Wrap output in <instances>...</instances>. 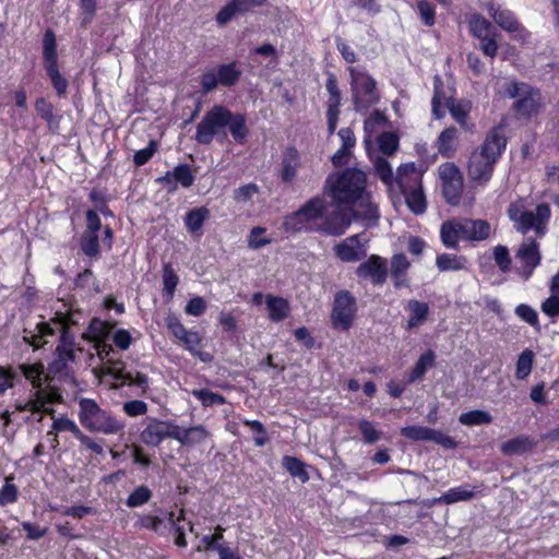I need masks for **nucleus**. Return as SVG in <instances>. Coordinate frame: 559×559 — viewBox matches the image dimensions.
Wrapping results in <instances>:
<instances>
[{
    "label": "nucleus",
    "mask_w": 559,
    "mask_h": 559,
    "mask_svg": "<svg viewBox=\"0 0 559 559\" xmlns=\"http://www.w3.org/2000/svg\"><path fill=\"white\" fill-rule=\"evenodd\" d=\"M347 71L355 110L367 112L380 99L377 81L364 69L348 67Z\"/></svg>",
    "instance_id": "1a4fd4ad"
},
{
    "label": "nucleus",
    "mask_w": 559,
    "mask_h": 559,
    "mask_svg": "<svg viewBox=\"0 0 559 559\" xmlns=\"http://www.w3.org/2000/svg\"><path fill=\"white\" fill-rule=\"evenodd\" d=\"M485 9L493 21L504 31L514 33V38L521 41H525L530 34L521 27L516 21L514 14L503 8L500 3L491 0L485 4Z\"/></svg>",
    "instance_id": "dca6fc26"
},
{
    "label": "nucleus",
    "mask_w": 559,
    "mask_h": 559,
    "mask_svg": "<svg viewBox=\"0 0 559 559\" xmlns=\"http://www.w3.org/2000/svg\"><path fill=\"white\" fill-rule=\"evenodd\" d=\"M53 88L59 96L64 95L68 90V80L60 73L58 66L46 68Z\"/></svg>",
    "instance_id": "603ef678"
},
{
    "label": "nucleus",
    "mask_w": 559,
    "mask_h": 559,
    "mask_svg": "<svg viewBox=\"0 0 559 559\" xmlns=\"http://www.w3.org/2000/svg\"><path fill=\"white\" fill-rule=\"evenodd\" d=\"M367 242L364 234H357L345 238L335 245V255L343 262H356L367 255Z\"/></svg>",
    "instance_id": "6ab92c4d"
},
{
    "label": "nucleus",
    "mask_w": 559,
    "mask_h": 559,
    "mask_svg": "<svg viewBox=\"0 0 559 559\" xmlns=\"http://www.w3.org/2000/svg\"><path fill=\"white\" fill-rule=\"evenodd\" d=\"M43 57L45 69L58 66L56 37L52 31H46L43 39Z\"/></svg>",
    "instance_id": "4c0bfd02"
},
{
    "label": "nucleus",
    "mask_w": 559,
    "mask_h": 559,
    "mask_svg": "<svg viewBox=\"0 0 559 559\" xmlns=\"http://www.w3.org/2000/svg\"><path fill=\"white\" fill-rule=\"evenodd\" d=\"M241 71L235 62L209 68L200 76L202 94L206 95L219 85L233 86L239 81Z\"/></svg>",
    "instance_id": "ddd939ff"
},
{
    "label": "nucleus",
    "mask_w": 559,
    "mask_h": 559,
    "mask_svg": "<svg viewBox=\"0 0 559 559\" xmlns=\"http://www.w3.org/2000/svg\"><path fill=\"white\" fill-rule=\"evenodd\" d=\"M535 447V442L527 436H518L503 442L500 445V451L503 455H522L531 451Z\"/></svg>",
    "instance_id": "7c9ffc66"
},
{
    "label": "nucleus",
    "mask_w": 559,
    "mask_h": 559,
    "mask_svg": "<svg viewBox=\"0 0 559 559\" xmlns=\"http://www.w3.org/2000/svg\"><path fill=\"white\" fill-rule=\"evenodd\" d=\"M459 421L464 426H480V425H489L492 423V416L481 409L469 411L466 413H462L459 417Z\"/></svg>",
    "instance_id": "a19ab883"
},
{
    "label": "nucleus",
    "mask_w": 559,
    "mask_h": 559,
    "mask_svg": "<svg viewBox=\"0 0 559 559\" xmlns=\"http://www.w3.org/2000/svg\"><path fill=\"white\" fill-rule=\"evenodd\" d=\"M358 428L366 443H376L381 438V432L369 420H359Z\"/></svg>",
    "instance_id": "13d9d810"
},
{
    "label": "nucleus",
    "mask_w": 559,
    "mask_h": 559,
    "mask_svg": "<svg viewBox=\"0 0 559 559\" xmlns=\"http://www.w3.org/2000/svg\"><path fill=\"white\" fill-rule=\"evenodd\" d=\"M468 24L472 34L478 39L490 36L493 29L490 22L479 14H473L469 17Z\"/></svg>",
    "instance_id": "37998d69"
},
{
    "label": "nucleus",
    "mask_w": 559,
    "mask_h": 559,
    "mask_svg": "<svg viewBox=\"0 0 559 559\" xmlns=\"http://www.w3.org/2000/svg\"><path fill=\"white\" fill-rule=\"evenodd\" d=\"M192 395L198 399L203 406L209 407L213 405H223L226 403V400L223 395L218 393H214L206 389L193 390Z\"/></svg>",
    "instance_id": "09e8293b"
},
{
    "label": "nucleus",
    "mask_w": 559,
    "mask_h": 559,
    "mask_svg": "<svg viewBox=\"0 0 559 559\" xmlns=\"http://www.w3.org/2000/svg\"><path fill=\"white\" fill-rule=\"evenodd\" d=\"M515 257L522 263L521 274L523 278L528 280L542 260L538 242L533 238H525L519 247Z\"/></svg>",
    "instance_id": "aec40b11"
},
{
    "label": "nucleus",
    "mask_w": 559,
    "mask_h": 559,
    "mask_svg": "<svg viewBox=\"0 0 559 559\" xmlns=\"http://www.w3.org/2000/svg\"><path fill=\"white\" fill-rule=\"evenodd\" d=\"M406 310L409 312L407 329L413 330L423 325L428 318L429 306L427 302L412 299L407 302Z\"/></svg>",
    "instance_id": "2f4dec72"
},
{
    "label": "nucleus",
    "mask_w": 559,
    "mask_h": 559,
    "mask_svg": "<svg viewBox=\"0 0 559 559\" xmlns=\"http://www.w3.org/2000/svg\"><path fill=\"white\" fill-rule=\"evenodd\" d=\"M474 488H472L469 485H462L449 489L440 498H438V501L445 504H452L460 501L471 500L474 498Z\"/></svg>",
    "instance_id": "f704fd0d"
},
{
    "label": "nucleus",
    "mask_w": 559,
    "mask_h": 559,
    "mask_svg": "<svg viewBox=\"0 0 559 559\" xmlns=\"http://www.w3.org/2000/svg\"><path fill=\"white\" fill-rule=\"evenodd\" d=\"M78 404L79 420L90 432L110 436L120 435L124 431L126 423L110 411L102 408L95 400L81 397Z\"/></svg>",
    "instance_id": "39448f33"
},
{
    "label": "nucleus",
    "mask_w": 559,
    "mask_h": 559,
    "mask_svg": "<svg viewBox=\"0 0 559 559\" xmlns=\"http://www.w3.org/2000/svg\"><path fill=\"white\" fill-rule=\"evenodd\" d=\"M138 523L141 527L152 530L159 534H164L165 531L167 530L165 520L159 516L152 515V514L142 515L139 519Z\"/></svg>",
    "instance_id": "5fc2aeb1"
},
{
    "label": "nucleus",
    "mask_w": 559,
    "mask_h": 559,
    "mask_svg": "<svg viewBox=\"0 0 559 559\" xmlns=\"http://www.w3.org/2000/svg\"><path fill=\"white\" fill-rule=\"evenodd\" d=\"M515 313L519 318H521L526 323L532 326H536L538 324V314L531 306L521 304L515 308Z\"/></svg>",
    "instance_id": "338daca9"
},
{
    "label": "nucleus",
    "mask_w": 559,
    "mask_h": 559,
    "mask_svg": "<svg viewBox=\"0 0 559 559\" xmlns=\"http://www.w3.org/2000/svg\"><path fill=\"white\" fill-rule=\"evenodd\" d=\"M366 174L356 168H347L328 177L325 190L337 203H354L362 197L366 190Z\"/></svg>",
    "instance_id": "0eeeda50"
},
{
    "label": "nucleus",
    "mask_w": 559,
    "mask_h": 559,
    "mask_svg": "<svg viewBox=\"0 0 559 559\" xmlns=\"http://www.w3.org/2000/svg\"><path fill=\"white\" fill-rule=\"evenodd\" d=\"M174 440L182 445H195L202 443L211 437V432L203 425H197L189 428H183L175 425Z\"/></svg>",
    "instance_id": "a878e982"
},
{
    "label": "nucleus",
    "mask_w": 559,
    "mask_h": 559,
    "mask_svg": "<svg viewBox=\"0 0 559 559\" xmlns=\"http://www.w3.org/2000/svg\"><path fill=\"white\" fill-rule=\"evenodd\" d=\"M438 171L447 202L457 204L463 191V177L459 167L453 163H444L439 166Z\"/></svg>",
    "instance_id": "2eb2a0df"
},
{
    "label": "nucleus",
    "mask_w": 559,
    "mask_h": 559,
    "mask_svg": "<svg viewBox=\"0 0 559 559\" xmlns=\"http://www.w3.org/2000/svg\"><path fill=\"white\" fill-rule=\"evenodd\" d=\"M114 344L121 350H127L132 344L131 333L126 329H117L111 335Z\"/></svg>",
    "instance_id": "69168bd1"
},
{
    "label": "nucleus",
    "mask_w": 559,
    "mask_h": 559,
    "mask_svg": "<svg viewBox=\"0 0 559 559\" xmlns=\"http://www.w3.org/2000/svg\"><path fill=\"white\" fill-rule=\"evenodd\" d=\"M157 151V143L155 141H150L148 145L142 150H139L134 153L133 162L135 166H143L146 164Z\"/></svg>",
    "instance_id": "0e129e2a"
},
{
    "label": "nucleus",
    "mask_w": 559,
    "mask_h": 559,
    "mask_svg": "<svg viewBox=\"0 0 559 559\" xmlns=\"http://www.w3.org/2000/svg\"><path fill=\"white\" fill-rule=\"evenodd\" d=\"M259 191V187L255 183L243 185L234 191V199L238 203H247L258 194Z\"/></svg>",
    "instance_id": "680f3d73"
},
{
    "label": "nucleus",
    "mask_w": 559,
    "mask_h": 559,
    "mask_svg": "<svg viewBox=\"0 0 559 559\" xmlns=\"http://www.w3.org/2000/svg\"><path fill=\"white\" fill-rule=\"evenodd\" d=\"M210 212L206 207H195L189 211L185 217V224L189 233L195 234L201 230Z\"/></svg>",
    "instance_id": "e433bc0d"
},
{
    "label": "nucleus",
    "mask_w": 559,
    "mask_h": 559,
    "mask_svg": "<svg viewBox=\"0 0 559 559\" xmlns=\"http://www.w3.org/2000/svg\"><path fill=\"white\" fill-rule=\"evenodd\" d=\"M173 175L176 179V185H181L183 188H189L193 185L194 176L187 164H179L173 169Z\"/></svg>",
    "instance_id": "864d4df0"
},
{
    "label": "nucleus",
    "mask_w": 559,
    "mask_h": 559,
    "mask_svg": "<svg viewBox=\"0 0 559 559\" xmlns=\"http://www.w3.org/2000/svg\"><path fill=\"white\" fill-rule=\"evenodd\" d=\"M24 377L32 382L35 388H40L44 380V366L40 364L23 365L21 367Z\"/></svg>",
    "instance_id": "3c124183"
},
{
    "label": "nucleus",
    "mask_w": 559,
    "mask_h": 559,
    "mask_svg": "<svg viewBox=\"0 0 559 559\" xmlns=\"http://www.w3.org/2000/svg\"><path fill=\"white\" fill-rule=\"evenodd\" d=\"M493 260L501 272L507 273L511 267V257L506 246H497L493 249Z\"/></svg>",
    "instance_id": "052dcab7"
},
{
    "label": "nucleus",
    "mask_w": 559,
    "mask_h": 559,
    "mask_svg": "<svg viewBox=\"0 0 559 559\" xmlns=\"http://www.w3.org/2000/svg\"><path fill=\"white\" fill-rule=\"evenodd\" d=\"M56 401V394L47 393L43 390H38L35 393L34 399H29L25 402H19L16 409L29 411L32 413H48L51 414L53 411L51 404Z\"/></svg>",
    "instance_id": "bb28decb"
},
{
    "label": "nucleus",
    "mask_w": 559,
    "mask_h": 559,
    "mask_svg": "<svg viewBox=\"0 0 559 559\" xmlns=\"http://www.w3.org/2000/svg\"><path fill=\"white\" fill-rule=\"evenodd\" d=\"M81 249L87 257H97L99 253L98 234L84 233L81 238Z\"/></svg>",
    "instance_id": "6e6d98bb"
},
{
    "label": "nucleus",
    "mask_w": 559,
    "mask_h": 559,
    "mask_svg": "<svg viewBox=\"0 0 559 559\" xmlns=\"http://www.w3.org/2000/svg\"><path fill=\"white\" fill-rule=\"evenodd\" d=\"M534 353L531 349H524L516 361L515 377L519 380L526 379L533 368Z\"/></svg>",
    "instance_id": "c03bdc74"
},
{
    "label": "nucleus",
    "mask_w": 559,
    "mask_h": 559,
    "mask_svg": "<svg viewBox=\"0 0 559 559\" xmlns=\"http://www.w3.org/2000/svg\"><path fill=\"white\" fill-rule=\"evenodd\" d=\"M178 281V276L176 275L173 267L169 264H165L163 267V290L169 298L174 296Z\"/></svg>",
    "instance_id": "4d7b16f0"
},
{
    "label": "nucleus",
    "mask_w": 559,
    "mask_h": 559,
    "mask_svg": "<svg viewBox=\"0 0 559 559\" xmlns=\"http://www.w3.org/2000/svg\"><path fill=\"white\" fill-rule=\"evenodd\" d=\"M373 168L381 181L390 189H393L394 185H396V175H393L392 167L388 159L385 157L378 156L373 160Z\"/></svg>",
    "instance_id": "58836bf2"
},
{
    "label": "nucleus",
    "mask_w": 559,
    "mask_h": 559,
    "mask_svg": "<svg viewBox=\"0 0 559 559\" xmlns=\"http://www.w3.org/2000/svg\"><path fill=\"white\" fill-rule=\"evenodd\" d=\"M175 425L168 420L151 419L140 435L141 440L146 445L157 447L166 438L174 439Z\"/></svg>",
    "instance_id": "4be33fe9"
},
{
    "label": "nucleus",
    "mask_w": 559,
    "mask_h": 559,
    "mask_svg": "<svg viewBox=\"0 0 559 559\" xmlns=\"http://www.w3.org/2000/svg\"><path fill=\"white\" fill-rule=\"evenodd\" d=\"M227 131L238 144H245L249 135L246 117L242 114H234L221 105H215L209 110L197 126L195 141L209 145L216 140L219 144L228 141Z\"/></svg>",
    "instance_id": "7ed1b4c3"
},
{
    "label": "nucleus",
    "mask_w": 559,
    "mask_h": 559,
    "mask_svg": "<svg viewBox=\"0 0 559 559\" xmlns=\"http://www.w3.org/2000/svg\"><path fill=\"white\" fill-rule=\"evenodd\" d=\"M326 205L322 198H312L299 210L286 215L283 226L286 231H321L331 236L343 235L350 225L345 212L335 211L326 216Z\"/></svg>",
    "instance_id": "f03ea898"
},
{
    "label": "nucleus",
    "mask_w": 559,
    "mask_h": 559,
    "mask_svg": "<svg viewBox=\"0 0 559 559\" xmlns=\"http://www.w3.org/2000/svg\"><path fill=\"white\" fill-rule=\"evenodd\" d=\"M356 275L361 280H368L373 285H382L388 277V262L385 259L372 254L356 269Z\"/></svg>",
    "instance_id": "412c9836"
},
{
    "label": "nucleus",
    "mask_w": 559,
    "mask_h": 559,
    "mask_svg": "<svg viewBox=\"0 0 559 559\" xmlns=\"http://www.w3.org/2000/svg\"><path fill=\"white\" fill-rule=\"evenodd\" d=\"M409 266L411 263L405 254L399 253L393 255L391 261V276L394 281L395 287L401 288L408 286L406 274Z\"/></svg>",
    "instance_id": "c756f323"
},
{
    "label": "nucleus",
    "mask_w": 559,
    "mask_h": 559,
    "mask_svg": "<svg viewBox=\"0 0 559 559\" xmlns=\"http://www.w3.org/2000/svg\"><path fill=\"white\" fill-rule=\"evenodd\" d=\"M417 8H418L420 19L425 23V25L432 26L436 22V20H435L436 10H435L433 4H431L427 0H419L417 2Z\"/></svg>",
    "instance_id": "e2e57ef3"
},
{
    "label": "nucleus",
    "mask_w": 559,
    "mask_h": 559,
    "mask_svg": "<svg viewBox=\"0 0 559 559\" xmlns=\"http://www.w3.org/2000/svg\"><path fill=\"white\" fill-rule=\"evenodd\" d=\"M269 318L273 322H281L289 316L290 307L286 299L273 295L265 297Z\"/></svg>",
    "instance_id": "473e14b6"
},
{
    "label": "nucleus",
    "mask_w": 559,
    "mask_h": 559,
    "mask_svg": "<svg viewBox=\"0 0 559 559\" xmlns=\"http://www.w3.org/2000/svg\"><path fill=\"white\" fill-rule=\"evenodd\" d=\"M72 313L57 312L50 321L36 324L34 330H24L23 338L34 348H40L59 334V345L56 348V358L49 366L52 373H67L75 362L74 335L71 325L76 324Z\"/></svg>",
    "instance_id": "f257e3e1"
},
{
    "label": "nucleus",
    "mask_w": 559,
    "mask_h": 559,
    "mask_svg": "<svg viewBox=\"0 0 559 559\" xmlns=\"http://www.w3.org/2000/svg\"><path fill=\"white\" fill-rule=\"evenodd\" d=\"M442 82L439 76L435 79V92L431 100V110L432 115L440 119L444 116V107H449L451 116L455 119L457 123L462 127L466 126V118L468 112V106L466 104H454L453 102L449 104V99L445 95L442 94Z\"/></svg>",
    "instance_id": "4468645a"
},
{
    "label": "nucleus",
    "mask_w": 559,
    "mask_h": 559,
    "mask_svg": "<svg viewBox=\"0 0 559 559\" xmlns=\"http://www.w3.org/2000/svg\"><path fill=\"white\" fill-rule=\"evenodd\" d=\"M114 324L109 322L102 321L99 319H93L86 329V331L82 334V338L88 343L93 348V352H88V366L93 365V360L95 357L103 364L102 368L108 366L112 360L114 348L108 343L109 336L112 333Z\"/></svg>",
    "instance_id": "9d476101"
},
{
    "label": "nucleus",
    "mask_w": 559,
    "mask_h": 559,
    "mask_svg": "<svg viewBox=\"0 0 559 559\" xmlns=\"http://www.w3.org/2000/svg\"><path fill=\"white\" fill-rule=\"evenodd\" d=\"M542 311L552 318H559V295L551 294L540 306Z\"/></svg>",
    "instance_id": "774afa93"
},
{
    "label": "nucleus",
    "mask_w": 559,
    "mask_h": 559,
    "mask_svg": "<svg viewBox=\"0 0 559 559\" xmlns=\"http://www.w3.org/2000/svg\"><path fill=\"white\" fill-rule=\"evenodd\" d=\"M379 150L384 155L393 154L399 146V139L392 132H384L378 139Z\"/></svg>",
    "instance_id": "bf43d9fd"
},
{
    "label": "nucleus",
    "mask_w": 559,
    "mask_h": 559,
    "mask_svg": "<svg viewBox=\"0 0 559 559\" xmlns=\"http://www.w3.org/2000/svg\"><path fill=\"white\" fill-rule=\"evenodd\" d=\"M435 360L436 355L432 350H427L424 353L408 373L407 383H413L417 380H420L426 371L433 366Z\"/></svg>",
    "instance_id": "c9c22d12"
},
{
    "label": "nucleus",
    "mask_w": 559,
    "mask_h": 559,
    "mask_svg": "<svg viewBox=\"0 0 559 559\" xmlns=\"http://www.w3.org/2000/svg\"><path fill=\"white\" fill-rule=\"evenodd\" d=\"M19 497V489L13 484V477L8 476L4 478V484L0 489V506L5 507L16 502Z\"/></svg>",
    "instance_id": "49530a36"
},
{
    "label": "nucleus",
    "mask_w": 559,
    "mask_h": 559,
    "mask_svg": "<svg viewBox=\"0 0 559 559\" xmlns=\"http://www.w3.org/2000/svg\"><path fill=\"white\" fill-rule=\"evenodd\" d=\"M356 312V300L347 292L341 290L335 295L332 311V323L335 328L347 330L350 328Z\"/></svg>",
    "instance_id": "f3484780"
},
{
    "label": "nucleus",
    "mask_w": 559,
    "mask_h": 559,
    "mask_svg": "<svg viewBox=\"0 0 559 559\" xmlns=\"http://www.w3.org/2000/svg\"><path fill=\"white\" fill-rule=\"evenodd\" d=\"M354 216L361 219L362 223L370 227L377 224L379 219V207L370 192H366L356 202L353 203Z\"/></svg>",
    "instance_id": "393cba45"
},
{
    "label": "nucleus",
    "mask_w": 559,
    "mask_h": 559,
    "mask_svg": "<svg viewBox=\"0 0 559 559\" xmlns=\"http://www.w3.org/2000/svg\"><path fill=\"white\" fill-rule=\"evenodd\" d=\"M152 497V491L148 487L142 485V486H139L136 487L128 497L127 501H126V504L129 507V508H138V507H142L143 504H145L146 502H148V500L151 499Z\"/></svg>",
    "instance_id": "de8ad7c7"
},
{
    "label": "nucleus",
    "mask_w": 559,
    "mask_h": 559,
    "mask_svg": "<svg viewBox=\"0 0 559 559\" xmlns=\"http://www.w3.org/2000/svg\"><path fill=\"white\" fill-rule=\"evenodd\" d=\"M166 326L171 334L185 345L187 350H194L195 346H200L202 337L195 331L186 329L181 321L175 317L169 316L166 318Z\"/></svg>",
    "instance_id": "b1692460"
},
{
    "label": "nucleus",
    "mask_w": 559,
    "mask_h": 559,
    "mask_svg": "<svg viewBox=\"0 0 559 559\" xmlns=\"http://www.w3.org/2000/svg\"><path fill=\"white\" fill-rule=\"evenodd\" d=\"M283 466L293 476L299 478L302 483L309 480V475L305 469V464L295 456H284Z\"/></svg>",
    "instance_id": "a18cd8bd"
},
{
    "label": "nucleus",
    "mask_w": 559,
    "mask_h": 559,
    "mask_svg": "<svg viewBox=\"0 0 559 559\" xmlns=\"http://www.w3.org/2000/svg\"><path fill=\"white\" fill-rule=\"evenodd\" d=\"M401 433L413 441H431L444 449L456 448V442L452 437L429 427L417 425L406 426L401 429Z\"/></svg>",
    "instance_id": "a211bd4d"
},
{
    "label": "nucleus",
    "mask_w": 559,
    "mask_h": 559,
    "mask_svg": "<svg viewBox=\"0 0 559 559\" xmlns=\"http://www.w3.org/2000/svg\"><path fill=\"white\" fill-rule=\"evenodd\" d=\"M301 166L299 152L294 147H288L283 154L282 168L280 177L283 182L290 183L297 176V171Z\"/></svg>",
    "instance_id": "cd10ccee"
},
{
    "label": "nucleus",
    "mask_w": 559,
    "mask_h": 559,
    "mask_svg": "<svg viewBox=\"0 0 559 559\" xmlns=\"http://www.w3.org/2000/svg\"><path fill=\"white\" fill-rule=\"evenodd\" d=\"M467 263L466 257L455 253H441L436 259V265L440 272L465 270Z\"/></svg>",
    "instance_id": "72a5a7b5"
},
{
    "label": "nucleus",
    "mask_w": 559,
    "mask_h": 559,
    "mask_svg": "<svg viewBox=\"0 0 559 559\" xmlns=\"http://www.w3.org/2000/svg\"><path fill=\"white\" fill-rule=\"evenodd\" d=\"M499 93L508 98H515L513 109L521 118H531L538 112L540 107V93L526 83L508 81Z\"/></svg>",
    "instance_id": "f8f14e48"
},
{
    "label": "nucleus",
    "mask_w": 559,
    "mask_h": 559,
    "mask_svg": "<svg viewBox=\"0 0 559 559\" xmlns=\"http://www.w3.org/2000/svg\"><path fill=\"white\" fill-rule=\"evenodd\" d=\"M507 140L503 128H493L480 147L469 157L467 174L472 181L487 182L492 176L493 166L504 150Z\"/></svg>",
    "instance_id": "20e7f679"
},
{
    "label": "nucleus",
    "mask_w": 559,
    "mask_h": 559,
    "mask_svg": "<svg viewBox=\"0 0 559 559\" xmlns=\"http://www.w3.org/2000/svg\"><path fill=\"white\" fill-rule=\"evenodd\" d=\"M63 431H70L76 438L80 435L81 429L72 419L67 417L55 418L51 425V429L49 430V435Z\"/></svg>",
    "instance_id": "8fccbe9b"
},
{
    "label": "nucleus",
    "mask_w": 559,
    "mask_h": 559,
    "mask_svg": "<svg viewBox=\"0 0 559 559\" xmlns=\"http://www.w3.org/2000/svg\"><path fill=\"white\" fill-rule=\"evenodd\" d=\"M185 520L183 510H180L178 514L175 512H167L166 513V521L171 526L176 534L175 544L178 547H186L187 540H186V533L183 526L180 525V522Z\"/></svg>",
    "instance_id": "79ce46f5"
},
{
    "label": "nucleus",
    "mask_w": 559,
    "mask_h": 559,
    "mask_svg": "<svg viewBox=\"0 0 559 559\" xmlns=\"http://www.w3.org/2000/svg\"><path fill=\"white\" fill-rule=\"evenodd\" d=\"M396 186L404 194L407 206L416 214L426 211V199L421 188V174L414 163L401 165L396 171Z\"/></svg>",
    "instance_id": "6e6552de"
},
{
    "label": "nucleus",
    "mask_w": 559,
    "mask_h": 559,
    "mask_svg": "<svg viewBox=\"0 0 559 559\" xmlns=\"http://www.w3.org/2000/svg\"><path fill=\"white\" fill-rule=\"evenodd\" d=\"M491 227L487 221L454 218L442 223L440 238L450 249H456L459 241H483L489 238Z\"/></svg>",
    "instance_id": "423d86ee"
},
{
    "label": "nucleus",
    "mask_w": 559,
    "mask_h": 559,
    "mask_svg": "<svg viewBox=\"0 0 559 559\" xmlns=\"http://www.w3.org/2000/svg\"><path fill=\"white\" fill-rule=\"evenodd\" d=\"M459 147V131L454 127L443 130L437 139L438 152L443 157H452Z\"/></svg>",
    "instance_id": "c85d7f7f"
},
{
    "label": "nucleus",
    "mask_w": 559,
    "mask_h": 559,
    "mask_svg": "<svg viewBox=\"0 0 559 559\" xmlns=\"http://www.w3.org/2000/svg\"><path fill=\"white\" fill-rule=\"evenodd\" d=\"M104 374L111 376L114 380L120 381L121 384L134 385L145 391L148 388V378L142 372H126L122 368V361L112 360L108 366L102 368Z\"/></svg>",
    "instance_id": "5701e85b"
},
{
    "label": "nucleus",
    "mask_w": 559,
    "mask_h": 559,
    "mask_svg": "<svg viewBox=\"0 0 559 559\" xmlns=\"http://www.w3.org/2000/svg\"><path fill=\"white\" fill-rule=\"evenodd\" d=\"M38 115L47 122L48 128L56 131L59 128V119L53 114V105L45 98H38L35 103Z\"/></svg>",
    "instance_id": "ea45409f"
},
{
    "label": "nucleus",
    "mask_w": 559,
    "mask_h": 559,
    "mask_svg": "<svg viewBox=\"0 0 559 559\" xmlns=\"http://www.w3.org/2000/svg\"><path fill=\"white\" fill-rule=\"evenodd\" d=\"M508 214L515 228L522 234L534 229L538 235H544L550 218V207L548 204L542 203L537 205L535 212H532L525 207L523 200H519L510 204Z\"/></svg>",
    "instance_id": "9b49d317"
}]
</instances>
